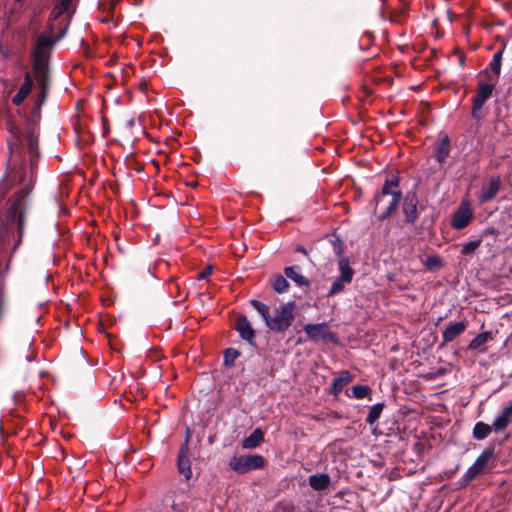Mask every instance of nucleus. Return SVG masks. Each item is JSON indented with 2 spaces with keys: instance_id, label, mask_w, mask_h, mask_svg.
<instances>
[{
  "instance_id": "1",
  "label": "nucleus",
  "mask_w": 512,
  "mask_h": 512,
  "mask_svg": "<svg viewBox=\"0 0 512 512\" xmlns=\"http://www.w3.org/2000/svg\"><path fill=\"white\" fill-rule=\"evenodd\" d=\"M64 13V0L54 8L49 19L48 31L38 36L33 49V71L44 97L49 83V57L55 43L64 36V28L56 21Z\"/></svg>"
},
{
  "instance_id": "2",
  "label": "nucleus",
  "mask_w": 512,
  "mask_h": 512,
  "mask_svg": "<svg viewBox=\"0 0 512 512\" xmlns=\"http://www.w3.org/2000/svg\"><path fill=\"white\" fill-rule=\"evenodd\" d=\"M12 133L14 140L9 144L10 161L14 164H17L18 162L21 164V170H23L22 174L20 175L21 182H25V169L27 164L29 165L30 169L29 180L22 190V197H25L31 190L34 179V171L40 156L38 147V131L34 125L28 124L25 129L23 138H20V135L14 131Z\"/></svg>"
},
{
  "instance_id": "3",
  "label": "nucleus",
  "mask_w": 512,
  "mask_h": 512,
  "mask_svg": "<svg viewBox=\"0 0 512 512\" xmlns=\"http://www.w3.org/2000/svg\"><path fill=\"white\" fill-rule=\"evenodd\" d=\"M403 198L400 189V178L398 176L387 177L379 192L371 199L369 205L376 214L379 206H383V211L377 216L380 222L390 218L398 209Z\"/></svg>"
},
{
  "instance_id": "4",
  "label": "nucleus",
  "mask_w": 512,
  "mask_h": 512,
  "mask_svg": "<svg viewBox=\"0 0 512 512\" xmlns=\"http://www.w3.org/2000/svg\"><path fill=\"white\" fill-rule=\"evenodd\" d=\"M295 308V301L283 304L274 310L273 316H269L265 325L273 332H285L295 320Z\"/></svg>"
},
{
  "instance_id": "5",
  "label": "nucleus",
  "mask_w": 512,
  "mask_h": 512,
  "mask_svg": "<svg viewBox=\"0 0 512 512\" xmlns=\"http://www.w3.org/2000/svg\"><path fill=\"white\" fill-rule=\"evenodd\" d=\"M266 459L260 454H244L230 458L228 465L238 475H244L253 470L264 469Z\"/></svg>"
},
{
  "instance_id": "6",
  "label": "nucleus",
  "mask_w": 512,
  "mask_h": 512,
  "mask_svg": "<svg viewBox=\"0 0 512 512\" xmlns=\"http://www.w3.org/2000/svg\"><path fill=\"white\" fill-rule=\"evenodd\" d=\"M84 100L78 99L75 103L76 112L70 117V123L75 134V144L80 147L82 142L89 141L86 116L82 110Z\"/></svg>"
},
{
  "instance_id": "7",
  "label": "nucleus",
  "mask_w": 512,
  "mask_h": 512,
  "mask_svg": "<svg viewBox=\"0 0 512 512\" xmlns=\"http://www.w3.org/2000/svg\"><path fill=\"white\" fill-rule=\"evenodd\" d=\"M495 83L479 82L477 85L476 95L472 98L471 116L475 120L483 118L482 108L486 101L492 96Z\"/></svg>"
},
{
  "instance_id": "8",
  "label": "nucleus",
  "mask_w": 512,
  "mask_h": 512,
  "mask_svg": "<svg viewBox=\"0 0 512 512\" xmlns=\"http://www.w3.org/2000/svg\"><path fill=\"white\" fill-rule=\"evenodd\" d=\"M232 327L235 331L238 332L239 337L247 342L249 345L256 347L255 337L256 332L252 327L251 322L244 314H237Z\"/></svg>"
},
{
  "instance_id": "9",
  "label": "nucleus",
  "mask_w": 512,
  "mask_h": 512,
  "mask_svg": "<svg viewBox=\"0 0 512 512\" xmlns=\"http://www.w3.org/2000/svg\"><path fill=\"white\" fill-rule=\"evenodd\" d=\"M402 213L405 217V222L408 224H414L418 217V204L419 199L415 192H408L402 198Z\"/></svg>"
},
{
  "instance_id": "10",
  "label": "nucleus",
  "mask_w": 512,
  "mask_h": 512,
  "mask_svg": "<svg viewBox=\"0 0 512 512\" xmlns=\"http://www.w3.org/2000/svg\"><path fill=\"white\" fill-rule=\"evenodd\" d=\"M473 219V212L467 202H462L452 213L450 225L454 229L466 228Z\"/></svg>"
},
{
  "instance_id": "11",
  "label": "nucleus",
  "mask_w": 512,
  "mask_h": 512,
  "mask_svg": "<svg viewBox=\"0 0 512 512\" xmlns=\"http://www.w3.org/2000/svg\"><path fill=\"white\" fill-rule=\"evenodd\" d=\"M177 469L179 474L184 476L185 480H189L192 477L191 463L189 460V435L186 436L180 447L177 457Z\"/></svg>"
},
{
  "instance_id": "12",
  "label": "nucleus",
  "mask_w": 512,
  "mask_h": 512,
  "mask_svg": "<svg viewBox=\"0 0 512 512\" xmlns=\"http://www.w3.org/2000/svg\"><path fill=\"white\" fill-rule=\"evenodd\" d=\"M501 189V179L499 176L491 177L481 187V191L478 195V201L480 204H485L493 200Z\"/></svg>"
},
{
  "instance_id": "13",
  "label": "nucleus",
  "mask_w": 512,
  "mask_h": 512,
  "mask_svg": "<svg viewBox=\"0 0 512 512\" xmlns=\"http://www.w3.org/2000/svg\"><path fill=\"white\" fill-rule=\"evenodd\" d=\"M451 141L448 134L440 132L434 143V157L440 164L444 163L450 154Z\"/></svg>"
},
{
  "instance_id": "14",
  "label": "nucleus",
  "mask_w": 512,
  "mask_h": 512,
  "mask_svg": "<svg viewBox=\"0 0 512 512\" xmlns=\"http://www.w3.org/2000/svg\"><path fill=\"white\" fill-rule=\"evenodd\" d=\"M510 423H512V401L503 407L500 413L493 420L492 424L494 426V432H504Z\"/></svg>"
},
{
  "instance_id": "15",
  "label": "nucleus",
  "mask_w": 512,
  "mask_h": 512,
  "mask_svg": "<svg viewBox=\"0 0 512 512\" xmlns=\"http://www.w3.org/2000/svg\"><path fill=\"white\" fill-rule=\"evenodd\" d=\"M468 327V321L462 320L459 322L450 323L442 332L443 345L452 342L457 337L462 335Z\"/></svg>"
},
{
  "instance_id": "16",
  "label": "nucleus",
  "mask_w": 512,
  "mask_h": 512,
  "mask_svg": "<svg viewBox=\"0 0 512 512\" xmlns=\"http://www.w3.org/2000/svg\"><path fill=\"white\" fill-rule=\"evenodd\" d=\"M497 331H485L480 334H478L476 337H474L469 345L468 350L471 351H479L481 353H485L487 351V348L485 347V344L491 341L495 340Z\"/></svg>"
},
{
  "instance_id": "17",
  "label": "nucleus",
  "mask_w": 512,
  "mask_h": 512,
  "mask_svg": "<svg viewBox=\"0 0 512 512\" xmlns=\"http://www.w3.org/2000/svg\"><path fill=\"white\" fill-rule=\"evenodd\" d=\"M503 49L496 52L487 69L483 72L487 80L496 83L501 73Z\"/></svg>"
},
{
  "instance_id": "18",
  "label": "nucleus",
  "mask_w": 512,
  "mask_h": 512,
  "mask_svg": "<svg viewBox=\"0 0 512 512\" xmlns=\"http://www.w3.org/2000/svg\"><path fill=\"white\" fill-rule=\"evenodd\" d=\"M304 331L312 340H316L319 337L324 339L334 337V335L328 331V325L324 322L317 324H306L304 326Z\"/></svg>"
},
{
  "instance_id": "19",
  "label": "nucleus",
  "mask_w": 512,
  "mask_h": 512,
  "mask_svg": "<svg viewBox=\"0 0 512 512\" xmlns=\"http://www.w3.org/2000/svg\"><path fill=\"white\" fill-rule=\"evenodd\" d=\"M284 275L291 279L299 287H310L311 281L302 275L299 265H292L284 268Z\"/></svg>"
},
{
  "instance_id": "20",
  "label": "nucleus",
  "mask_w": 512,
  "mask_h": 512,
  "mask_svg": "<svg viewBox=\"0 0 512 512\" xmlns=\"http://www.w3.org/2000/svg\"><path fill=\"white\" fill-rule=\"evenodd\" d=\"M496 442H491L483 451L482 453L477 457L476 461L474 462L476 466L479 467L482 472H484L488 468L489 462L496 457Z\"/></svg>"
},
{
  "instance_id": "21",
  "label": "nucleus",
  "mask_w": 512,
  "mask_h": 512,
  "mask_svg": "<svg viewBox=\"0 0 512 512\" xmlns=\"http://www.w3.org/2000/svg\"><path fill=\"white\" fill-rule=\"evenodd\" d=\"M353 379L354 375H352L348 370H342L339 377L333 379L329 390L330 394L337 396L346 385L353 381Z\"/></svg>"
},
{
  "instance_id": "22",
  "label": "nucleus",
  "mask_w": 512,
  "mask_h": 512,
  "mask_svg": "<svg viewBox=\"0 0 512 512\" xmlns=\"http://www.w3.org/2000/svg\"><path fill=\"white\" fill-rule=\"evenodd\" d=\"M308 483L315 491H324L331 484V478L326 473L313 474L309 476Z\"/></svg>"
},
{
  "instance_id": "23",
  "label": "nucleus",
  "mask_w": 512,
  "mask_h": 512,
  "mask_svg": "<svg viewBox=\"0 0 512 512\" xmlns=\"http://www.w3.org/2000/svg\"><path fill=\"white\" fill-rule=\"evenodd\" d=\"M264 442V433L261 428H256L249 436L243 439L241 446L243 449H253Z\"/></svg>"
},
{
  "instance_id": "24",
  "label": "nucleus",
  "mask_w": 512,
  "mask_h": 512,
  "mask_svg": "<svg viewBox=\"0 0 512 512\" xmlns=\"http://www.w3.org/2000/svg\"><path fill=\"white\" fill-rule=\"evenodd\" d=\"M33 85L32 78L29 73H26L25 80L22 83L19 91L17 94L12 98V103L14 105H20L25 100V98L28 96V94L31 91Z\"/></svg>"
},
{
  "instance_id": "25",
  "label": "nucleus",
  "mask_w": 512,
  "mask_h": 512,
  "mask_svg": "<svg viewBox=\"0 0 512 512\" xmlns=\"http://www.w3.org/2000/svg\"><path fill=\"white\" fill-rule=\"evenodd\" d=\"M338 268L340 272L338 277L341 278L342 281L351 283L355 272L354 269L351 268L348 258L341 257L338 261Z\"/></svg>"
},
{
  "instance_id": "26",
  "label": "nucleus",
  "mask_w": 512,
  "mask_h": 512,
  "mask_svg": "<svg viewBox=\"0 0 512 512\" xmlns=\"http://www.w3.org/2000/svg\"><path fill=\"white\" fill-rule=\"evenodd\" d=\"M492 431H494L493 424L489 425L485 422L479 421L473 427L472 436L476 440H484Z\"/></svg>"
},
{
  "instance_id": "27",
  "label": "nucleus",
  "mask_w": 512,
  "mask_h": 512,
  "mask_svg": "<svg viewBox=\"0 0 512 512\" xmlns=\"http://www.w3.org/2000/svg\"><path fill=\"white\" fill-rule=\"evenodd\" d=\"M345 393L348 397L363 399L368 397L372 393V390L368 385H355L347 389Z\"/></svg>"
},
{
  "instance_id": "28",
  "label": "nucleus",
  "mask_w": 512,
  "mask_h": 512,
  "mask_svg": "<svg viewBox=\"0 0 512 512\" xmlns=\"http://www.w3.org/2000/svg\"><path fill=\"white\" fill-rule=\"evenodd\" d=\"M482 470L479 469L478 466H476L475 463L471 465L467 471L464 473V475L460 479V486L465 487L467 484H469L472 480H474L477 476L482 474Z\"/></svg>"
},
{
  "instance_id": "29",
  "label": "nucleus",
  "mask_w": 512,
  "mask_h": 512,
  "mask_svg": "<svg viewBox=\"0 0 512 512\" xmlns=\"http://www.w3.org/2000/svg\"><path fill=\"white\" fill-rule=\"evenodd\" d=\"M286 278V276L284 277L281 274L274 276V278L272 279V288L275 292L280 294L288 292L290 284Z\"/></svg>"
},
{
  "instance_id": "30",
  "label": "nucleus",
  "mask_w": 512,
  "mask_h": 512,
  "mask_svg": "<svg viewBox=\"0 0 512 512\" xmlns=\"http://www.w3.org/2000/svg\"><path fill=\"white\" fill-rule=\"evenodd\" d=\"M384 407H385L384 402H380V403L373 405L370 408L369 413L366 417V423L369 425H373L376 421H378V419L380 418V416L383 412Z\"/></svg>"
},
{
  "instance_id": "31",
  "label": "nucleus",
  "mask_w": 512,
  "mask_h": 512,
  "mask_svg": "<svg viewBox=\"0 0 512 512\" xmlns=\"http://www.w3.org/2000/svg\"><path fill=\"white\" fill-rule=\"evenodd\" d=\"M423 264H424V266L426 267L427 270L435 271V270H438V269L443 267V260L438 255H431V256H428L423 261Z\"/></svg>"
},
{
  "instance_id": "32",
  "label": "nucleus",
  "mask_w": 512,
  "mask_h": 512,
  "mask_svg": "<svg viewBox=\"0 0 512 512\" xmlns=\"http://www.w3.org/2000/svg\"><path fill=\"white\" fill-rule=\"evenodd\" d=\"M250 304L262 316L264 322L266 323L270 316L269 307L265 303L255 299L250 300Z\"/></svg>"
},
{
  "instance_id": "33",
  "label": "nucleus",
  "mask_w": 512,
  "mask_h": 512,
  "mask_svg": "<svg viewBox=\"0 0 512 512\" xmlns=\"http://www.w3.org/2000/svg\"><path fill=\"white\" fill-rule=\"evenodd\" d=\"M240 356V352L234 348H227L224 351V365L227 367L234 366L235 360Z\"/></svg>"
},
{
  "instance_id": "34",
  "label": "nucleus",
  "mask_w": 512,
  "mask_h": 512,
  "mask_svg": "<svg viewBox=\"0 0 512 512\" xmlns=\"http://www.w3.org/2000/svg\"><path fill=\"white\" fill-rule=\"evenodd\" d=\"M345 284H348V283L346 281H342L341 278L337 277L333 281L327 296L332 297V296L342 293L344 291Z\"/></svg>"
},
{
  "instance_id": "35",
  "label": "nucleus",
  "mask_w": 512,
  "mask_h": 512,
  "mask_svg": "<svg viewBox=\"0 0 512 512\" xmlns=\"http://www.w3.org/2000/svg\"><path fill=\"white\" fill-rule=\"evenodd\" d=\"M119 0H102L99 2V8L102 13L114 14L115 7L118 5Z\"/></svg>"
},
{
  "instance_id": "36",
  "label": "nucleus",
  "mask_w": 512,
  "mask_h": 512,
  "mask_svg": "<svg viewBox=\"0 0 512 512\" xmlns=\"http://www.w3.org/2000/svg\"><path fill=\"white\" fill-rule=\"evenodd\" d=\"M481 242V239H477L463 244L461 254L464 256L472 254L481 245Z\"/></svg>"
},
{
  "instance_id": "37",
  "label": "nucleus",
  "mask_w": 512,
  "mask_h": 512,
  "mask_svg": "<svg viewBox=\"0 0 512 512\" xmlns=\"http://www.w3.org/2000/svg\"><path fill=\"white\" fill-rule=\"evenodd\" d=\"M333 248L339 259H341V257H344V243L340 238H336L333 241Z\"/></svg>"
},
{
  "instance_id": "38",
  "label": "nucleus",
  "mask_w": 512,
  "mask_h": 512,
  "mask_svg": "<svg viewBox=\"0 0 512 512\" xmlns=\"http://www.w3.org/2000/svg\"><path fill=\"white\" fill-rule=\"evenodd\" d=\"M212 271H213V265L209 264V265H207V266H206L202 271H200V272L198 273L197 278H198L199 280H204V279H206L209 275H211Z\"/></svg>"
},
{
  "instance_id": "39",
  "label": "nucleus",
  "mask_w": 512,
  "mask_h": 512,
  "mask_svg": "<svg viewBox=\"0 0 512 512\" xmlns=\"http://www.w3.org/2000/svg\"><path fill=\"white\" fill-rule=\"evenodd\" d=\"M5 311L4 297H3V281L0 279V318Z\"/></svg>"
},
{
  "instance_id": "40",
  "label": "nucleus",
  "mask_w": 512,
  "mask_h": 512,
  "mask_svg": "<svg viewBox=\"0 0 512 512\" xmlns=\"http://www.w3.org/2000/svg\"><path fill=\"white\" fill-rule=\"evenodd\" d=\"M499 234V231L497 228L491 226V227H487L484 231H483V235L484 236H487V235H494V236H497Z\"/></svg>"
},
{
  "instance_id": "41",
  "label": "nucleus",
  "mask_w": 512,
  "mask_h": 512,
  "mask_svg": "<svg viewBox=\"0 0 512 512\" xmlns=\"http://www.w3.org/2000/svg\"><path fill=\"white\" fill-rule=\"evenodd\" d=\"M79 361H80V365L85 368V369H88V366H87V360L86 358L84 357L83 355V350L82 348H80L79 350Z\"/></svg>"
},
{
  "instance_id": "42",
  "label": "nucleus",
  "mask_w": 512,
  "mask_h": 512,
  "mask_svg": "<svg viewBox=\"0 0 512 512\" xmlns=\"http://www.w3.org/2000/svg\"><path fill=\"white\" fill-rule=\"evenodd\" d=\"M113 19V15L111 13H102L101 21L104 23L111 22Z\"/></svg>"
},
{
  "instance_id": "43",
  "label": "nucleus",
  "mask_w": 512,
  "mask_h": 512,
  "mask_svg": "<svg viewBox=\"0 0 512 512\" xmlns=\"http://www.w3.org/2000/svg\"><path fill=\"white\" fill-rule=\"evenodd\" d=\"M295 252H298V253H301V254H304V255H308L307 253V250L305 249V247L301 246V245H298L295 249Z\"/></svg>"
},
{
  "instance_id": "44",
  "label": "nucleus",
  "mask_w": 512,
  "mask_h": 512,
  "mask_svg": "<svg viewBox=\"0 0 512 512\" xmlns=\"http://www.w3.org/2000/svg\"><path fill=\"white\" fill-rule=\"evenodd\" d=\"M70 385L73 387V388H76V383H75V379L72 375H70Z\"/></svg>"
},
{
  "instance_id": "45",
  "label": "nucleus",
  "mask_w": 512,
  "mask_h": 512,
  "mask_svg": "<svg viewBox=\"0 0 512 512\" xmlns=\"http://www.w3.org/2000/svg\"><path fill=\"white\" fill-rule=\"evenodd\" d=\"M464 61H465V58L463 55L460 56L459 58V62H460V65L463 66L464 65Z\"/></svg>"
},
{
  "instance_id": "46",
  "label": "nucleus",
  "mask_w": 512,
  "mask_h": 512,
  "mask_svg": "<svg viewBox=\"0 0 512 512\" xmlns=\"http://www.w3.org/2000/svg\"><path fill=\"white\" fill-rule=\"evenodd\" d=\"M26 359L28 362H30V361H32L33 358H32V356H27Z\"/></svg>"
},
{
  "instance_id": "47",
  "label": "nucleus",
  "mask_w": 512,
  "mask_h": 512,
  "mask_svg": "<svg viewBox=\"0 0 512 512\" xmlns=\"http://www.w3.org/2000/svg\"><path fill=\"white\" fill-rule=\"evenodd\" d=\"M65 308H66V313H67V312L70 310L69 305H68V304H66V305H65Z\"/></svg>"
},
{
  "instance_id": "48",
  "label": "nucleus",
  "mask_w": 512,
  "mask_h": 512,
  "mask_svg": "<svg viewBox=\"0 0 512 512\" xmlns=\"http://www.w3.org/2000/svg\"><path fill=\"white\" fill-rule=\"evenodd\" d=\"M420 446H421V443H420V442H417V443L415 444V447H416V448H418V447H420Z\"/></svg>"
},
{
  "instance_id": "49",
  "label": "nucleus",
  "mask_w": 512,
  "mask_h": 512,
  "mask_svg": "<svg viewBox=\"0 0 512 512\" xmlns=\"http://www.w3.org/2000/svg\"><path fill=\"white\" fill-rule=\"evenodd\" d=\"M81 44H85V40L83 38L80 39Z\"/></svg>"
},
{
  "instance_id": "50",
  "label": "nucleus",
  "mask_w": 512,
  "mask_h": 512,
  "mask_svg": "<svg viewBox=\"0 0 512 512\" xmlns=\"http://www.w3.org/2000/svg\"><path fill=\"white\" fill-rule=\"evenodd\" d=\"M63 433H64V428H63V427H61V429H60V434H63Z\"/></svg>"
},
{
  "instance_id": "51",
  "label": "nucleus",
  "mask_w": 512,
  "mask_h": 512,
  "mask_svg": "<svg viewBox=\"0 0 512 512\" xmlns=\"http://www.w3.org/2000/svg\"><path fill=\"white\" fill-rule=\"evenodd\" d=\"M69 438H70V435H68V434L66 433V436H65L66 441H67Z\"/></svg>"
},
{
  "instance_id": "52",
  "label": "nucleus",
  "mask_w": 512,
  "mask_h": 512,
  "mask_svg": "<svg viewBox=\"0 0 512 512\" xmlns=\"http://www.w3.org/2000/svg\"><path fill=\"white\" fill-rule=\"evenodd\" d=\"M68 470H69L70 474H72V473H73V472H72V469H71V467H70V466L68 467Z\"/></svg>"
},
{
  "instance_id": "53",
  "label": "nucleus",
  "mask_w": 512,
  "mask_h": 512,
  "mask_svg": "<svg viewBox=\"0 0 512 512\" xmlns=\"http://www.w3.org/2000/svg\"><path fill=\"white\" fill-rule=\"evenodd\" d=\"M20 134H25V132L23 133V131H20ZM24 135L20 136V138H23Z\"/></svg>"
},
{
  "instance_id": "54",
  "label": "nucleus",
  "mask_w": 512,
  "mask_h": 512,
  "mask_svg": "<svg viewBox=\"0 0 512 512\" xmlns=\"http://www.w3.org/2000/svg\"><path fill=\"white\" fill-rule=\"evenodd\" d=\"M65 325H66V328L69 326V323H68V321H67V320H66V322H65Z\"/></svg>"
}]
</instances>
